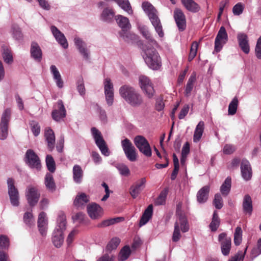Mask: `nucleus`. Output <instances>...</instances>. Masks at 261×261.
Masks as SVG:
<instances>
[{"mask_svg":"<svg viewBox=\"0 0 261 261\" xmlns=\"http://www.w3.org/2000/svg\"><path fill=\"white\" fill-rule=\"evenodd\" d=\"M152 44H145L142 46L144 55L143 58L147 65L153 70H158L161 66V59L154 46Z\"/></svg>","mask_w":261,"mask_h":261,"instance_id":"f257e3e1","label":"nucleus"},{"mask_svg":"<svg viewBox=\"0 0 261 261\" xmlns=\"http://www.w3.org/2000/svg\"><path fill=\"white\" fill-rule=\"evenodd\" d=\"M119 94L126 102L133 107H140L143 103L142 95L129 85L121 86L119 89Z\"/></svg>","mask_w":261,"mask_h":261,"instance_id":"f03ea898","label":"nucleus"},{"mask_svg":"<svg viewBox=\"0 0 261 261\" xmlns=\"http://www.w3.org/2000/svg\"><path fill=\"white\" fill-rule=\"evenodd\" d=\"M116 20L119 26L121 28L122 31L120 32V36L125 41L128 42L130 39H132L134 34H131L127 31L130 28V24L127 18L122 15L116 16Z\"/></svg>","mask_w":261,"mask_h":261,"instance_id":"7ed1b4c3","label":"nucleus"},{"mask_svg":"<svg viewBox=\"0 0 261 261\" xmlns=\"http://www.w3.org/2000/svg\"><path fill=\"white\" fill-rule=\"evenodd\" d=\"M91 132L95 140V144L100 150L101 153L105 156H109L110 152L101 132L94 127L91 128Z\"/></svg>","mask_w":261,"mask_h":261,"instance_id":"20e7f679","label":"nucleus"},{"mask_svg":"<svg viewBox=\"0 0 261 261\" xmlns=\"http://www.w3.org/2000/svg\"><path fill=\"white\" fill-rule=\"evenodd\" d=\"M121 146L126 158L130 162H135L137 160L138 154L137 150L127 138H125L121 142Z\"/></svg>","mask_w":261,"mask_h":261,"instance_id":"39448f33","label":"nucleus"},{"mask_svg":"<svg viewBox=\"0 0 261 261\" xmlns=\"http://www.w3.org/2000/svg\"><path fill=\"white\" fill-rule=\"evenodd\" d=\"M134 144L140 152L147 157L152 155L151 149L147 139L142 136H137L134 138Z\"/></svg>","mask_w":261,"mask_h":261,"instance_id":"423d86ee","label":"nucleus"},{"mask_svg":"<svg viewBox=\"0 0 261 261\" xmlns=\"http://www.w3.org/2000/svg\"><path fill=\"white\" fill-rule=\"evenodd\" d=\"M11 110L7 109L3 113L0 123V139L5 140L8 135V124L10 119Z\"/></svg>","mask_w":261,"mask_h":261,"instance_id":"0eeeda50","label":"nucleus"},{"mask_svg":"<svg viewBox=\"0 0 261 261\" xmlns=\"http://www.w3.org/2000/svg\"><path fill=\"white\" fill-rule=\"evenodd\" d=\"M139 83L142 90L148 98L153 97L155 91L149 79L145 76L141 75L139 77Z\"/></svg>","mask_w":261,"mask_h":261,"instance_id":"6e6552de","label":"nucleus"},{"mask_svg":"<svg viewBox=\"0 0 261 261\" xmlns=\"http://www.w3.org/2000/svg\"><path fill=\"white\" fill-rule=\"evenodd\" d=\"M25 194L28 202L31 206L37 203L40 196L38 189L32 186H29L27 188Z\"/></svg>","mask_w":261,"mask_h":261,"instance_id":"1a4fd4ad","label":"nucleus"},{"mask_svg":"<svg viewBox=\"0 0 261 261\" xmlns=\"http://www.w3.org/2000/svg\"><path fill=\"white\" fill-rule=\"evenodd\" d=\"M228 40V35L225 28L222 26L216 36L215 40V51L219 52Z\"/></svg>","mask_w":261,"mask_h":261,"instance_id":"9d476101","label":"nucleus"},{"mask_svg":"<svg viewBox=\"0 0 261 261\" xmlns=\"http://www.w3.org/2000/svg\"><path fill=\"white\" fill-rule=\"evenodd\" d=\"M25 163L32 168L38 170L41 168L40 160L32 149H28L25 154Z\"/></svg>","mask_w":261,"mask_h":261,"instance_id":"9b49d317","label":"nucleus"},{"mask_svg":"<svg viewBox=\"0 0 261 261\" xmlns=\"http://www.w3.org/2000/svg\"><path fill=\"white\" fill-rule=\"evenodd\" d=\"M66 111L62 100H59L54 106L51 113L53 119L57 122L60 121L66 117Z\"/></svg>","mask_w":261,"mask_h":261,"instance_id":"f8f14e48","label":"nucleus"},{"mask_svg":"<svg viewBox=\"0 0 261 261\" xmlns=\"http://www.w3.org/2000/svg\"><path fill=\"white\" fill-rule=\"evenodd\" d=\"M218 241L221 244L222 253L227 256L229 254L231 246V240L227 236L225 232L220 233L218 236Z\"/></svg>","mask_w":261,"mask_h":261,"instance_id":"ddd939ff","label":"nucleus"},{"mask_svg":"<svg viewBox=\"0 0 261 261\" xmlns=\"http://www.w3.org/2000/svg\"><path fill=\"white\" fill-rule=\"evenodd\" d=\"M174 18L178 30L184 31L186 28V19L183 12L179 9L176 8L174 11Z\"/></svg>","mask_w":261,"mask_h":261,"instance_id":"4468645a","label":"nucleus"},{"mask_svg":"<svg viewBox=\"0 0 261 261\" xmlns=\"http://www.w3.org/2000/svg\"><path fill=\"white\" fill-rule=\"evenodd\" d=\"M104 89L107 103L109 106H112L114 100V90L110 79H106L104 82Z\"/></svg>","mask_w":261,"mask_h":261,"instance_id":"2eb2a0df","label":"nucleus"},{"mask_svg":"<svg viewBox=\"0 0 261 261\" xmlns=\"http://www.w3.org/2000/svg\"><path fill=\"white\" fill-rule=\"evenodd\" d=\"M87 212L92 219H98L103 215L102 208L96 203H92L87 206Z\"/></svg>","mask_w":261,"mask_h":261,"instance_id":"dca6fc26","label":"nucleus"},{"mask_svg":"<svg viewBox=\"0 0 261 261\" xmlns=\"http://www.w3.org/2000/svg\"><path fill=\"white\" fill-rule=\"evenodd\" d=\"M242 176L245 180L251 179L252 175V169L250 163L246 159H243L241 164Z\"/></svg>","mask_w":261,"mask_h":261,"instance_id":"f3484780","label":"nucleus"},{"mask_svg":"<svg viewBox=\"0 0 261 261\" xmlns=\"http://www.w3.org/2000/svg\"><path fill=\"white\" fill-rule=\"evenodd\" d=\"M74 42L81 55L85 59L88 60L90 52L87 48L86 43L78 37L74 38Z\"/></svg>","mask_w":261,"mask_h":261,"instance_id":"a211bd4d","label":"nucleus"},{"mask_svg":"<svg viewBox=\"0 0 261 261\" xmlns=\"http://www.w3.org/2000/svg\"><path fill=\"white\" fill-rule=\"evenodd\" d=\"M146 182V178L143 177L130 187L129 193L133 198H136L141 193L145 187Z\"/></svg>","mask_w":261,"mask_h":261,"instance_id":"6ab92c4d","label":"nucleus"},{"mask_svg":"<svg viewBox=\"0 0 261 261\" xmlns=\"http://www.w3.org/2000/svg\"><path fill=\"white\" fill-rule=\"evenodd\" d=\"M50 29L57 42L64 48H67L68 47V44L64 35L55 26H51Z\"/></svg>","mask_w":261,"mask_h":261,"instance_id":"aec40b11","label":"nucleus"},{"mask_svg":"<svg viewBox=\"0 0 261 261\" xmlns=\"http://www.w3.org/2000/svg\"><path fill=\"white\" fill-rule=\"evenodd\" d=\"M31 57L36 61L40 62L42 58V51L39 44L33 41L30 48Z\"/></svg>","mask_w":261,"mask_h":261,"instance_id":"412c9836","label":"nucleus"},{"mask_svg":"<svg viewBox=\"0 0 261 261\" xmlns=\"http://www.w3.org/2000/svg\"><path fill=\"white\" fill-rule=\"evenodd\" d=\"M237 39L239 46L242 50L246 54H248L250 51V47L248 43V36L245 33H239L237 35Z\"/></svg>","mask_w":261,"mask_h":261,"instance_id":"4be33fe9","label":"nucleus"},{"mask_svg":"<svg viewBox=\"0 0 261 261\" xmlns=\"http://www.w3.org/2000/svg\"><path fill=\"white\" fill-rule=\"evenodd\" d=\"M210 187L209 186H205L201 188L197 193V200L200 203L205 202L208 197Z\"/></svg>","mask_w":261,"mask_h":261,"instance_id":"5701e85b","label":"nucleus"},{"mask_svg":"<svg viewBox=\"0 0 261 261\" xmlns=\"http://www.w3.org/2000/svg\"><path fill=\"white\" fill-rule=\"evenodd\" d=\"M44 136L47 142V147L50 151H52L55 147V135L54 131L49 128H46L45 131Z\"/></svg>","mask_w":261,"mask_h":261,"instance_id":"b1692460","label":"nucleus"},{"mask_svg":"<svg viewBox=\"0 0 261 261\" xmlns=\"http://www.w3.org/2000/svg\"><path fill=\"white\" fill-rule=\"evenodd\" d=\"M242 205L244 213L251 216L253 211L252 201L250 196L248 194L244 196Z\"/></svg>","mask_w":261,"mask_h":261,"instance_id":"393cba45","label":"nucleus"},{"mask_svg":"<svg viewBox=\"0 0 261 261\" xmlns=\"http://www.w3.org/2000/svg\"><path fill=\"white\" fill-rule=\"evenodd\" d=\"M152 25L154 27L156 32L158 34L160 37L164 36V32L163 31L162 25L160 19L158 16V14L153 17L149 18Z\"/></svg>","mask_w":261,"mask_h":261,"instance_id":"a878e982","label":"nucleus"},{"mask_svg":"<svg viewBox=\"0 0 261 261\" xmlns=\"http://www.w3.org/2000/svg\"><path fill=\"white\" fill-rule=\"evenodd\" d=\"M51 240L56 247H61L64 242V236L62 231L54 230L53 233Z\"/></svg>","mask_w":261,"mask_h":261,"instance_id":"bb28decb","label":"nucleus"},{"mask_svg":"<svg viewBox=\"0 0 261 261\" xmlns=\"http://www.w3.org/2000/svg\"><path fill=\"white\" fill-rule=\"evenodd\" d=\"M142 8L148 18H150L158 14L157 10L151 3L148 2H143Z\"/></svg>","mask_w":261,"mask_h":261,"instance_id":"cd10ccee","label":"nucleus"},{"mask_svg":"<svg viewBox=\"0 0 261 261\" xmlns=\"http://www.w3.org/2000/svg\"><path fill=\"white\" fill-rule=\"evenodd\" d=\"M153 213V206L150 204L143 213L139 222V226H142L146 224L151 218Z\"/></svg>","mask_w":261,"mask_h":261,"instance_id":"c85d7f7f","label":"nucleus"},{"mask_svg":"<svg viewBox=\"0 0 261 261\" xmlns=\"http://www.w3.org/2000/svg\"><path fill=\"white\" fill-rule=\"evenodd\" d=\"M140 32L142 35L148 40L146 44H152L153 45H157L156 41L152 38L147 28L145 25L139 27Z\"/></svg>","mask_w":261,"mask_h":261,"instance_id":"c756f323","label":"nucleus"},{"mask_svg":"<svg viewBox=\"0 0 261 261\" xmlns=\"http://www.w3.org/2000/svg\"><path fill=\"white\" fill-rule=\"evenodd\" d=\"M73 179L74 182L80 184L83 177V171L79 165H75L73 167Z\"/></svg>","mask_w":261,"mask_h":261,"instance_id":"7c9ffc66","label":"nucleus"},{"mask_svg":"<svg viewBox=\"0 0 261 261\" xmlns=\"http://www.w3.org/2000/svg\"><path fill=\"white\" fill-rule=\"evenodd\" d=\"M51 73L53 75L54 79L55 80L57 86L62 88L63 87V82L62 80L61 74L55 65H51L50 67Z\"/></svg>","mask_w":261,"mask_h":261,"instance_id":"2f4dec72","label":"nucleus"},{"mask_svg":"<svg viewBox=\"0 0 261 261\" xmlns=\"http://www.w3.org/2000/svg\"><path fill=\"white\" fill-rule=\"evenodd\" d=\"M115 13L112 9L106 8L102 11L100 19L104 21L110 22L113 20Z\"/></svg>","mask_w":261,"mask_h":261,"instance_id":"473e14b6","label":"nucleus"},{"mask_svg":"<svg viewBox=\"0 0 261 261\" xmlns=\"http://www.w3.org/2000/svg\"><path fill=\"white\" fill-rule=\"evenodd\" d=\"M181 3L189 11L195 13L199 11V6L193 0H181Z\"/></svg>","mask_w":261,"mask_h":261,"instance_id":"72a5a7b5","label":"nucleus"},{"mask_svg":"<svg viewBox=\"0 0 261 261\" xmlns=\"http://www.w3.org/2000/svg\"><path fill=\"white\" fill-rule=\"evenodd\" d=\"M89 201L87 196L85 193L77 195L74 201V205L77 208L82 207Z\"/></svg>","mask_w":261,"mask_h":261,"instance_id":"f704fd0d","label":"nucleus"},{"mask_svg":"<svg viewBox=\"0 0 261 261\" xmlns=\"http://www.w3.org/2000/svg\"><path fill=\"white\" fill-rule=\"evenodd\" d=\"M231 186V178L228 176L220 187V191L224 196H227L230 191Z\"/></svg>","mask_w":261,"mask_h":261,"instance_id":"c9c22d12","label":"nucleus"},{"mask_svg":"<svg viewBox=\"0 0 261 261\" xmlns=\"http://www.w3.org/2000/svg\"><path fill=\"white\" fill-rule=\"evenodd\" d=\"M204 126V122L202 121H200L197 125L193 136V141L194 142H198L201 139L203 133Z\"/></svg>","mask_w":261,"mask_h":261,"instance_id":"e433bc0d","label":"nucleus"},{"mask_svg":"<svg viewBox=\"0 0 261 261\" xmlns=\"http://www.w3.org/2000/svg\"><path fill=\"white\" fill-rule=\"evenodd\" d=\"M220 225V219L219 217L217 211H215L213 215L212 221L209 225V227L212 231H216Z\"/></svg>","mask_w":261,"mask_h":261,"instance_id":"4c0bfd02","label":"nucleus"},{"mask_svg":"<svg viewBox=\"0 0 261 261\" xmlns=\"http://www.w3.org/2000/svg\"><path fill=\"white\" fill-rule=\"evenodd\" d=\"M175 222H177L179 224V228L180 227L182 232H186L189 230V226L187 219L185 215H180L178 220Z\"/></svg>","mask_w":261,"mask_h":261,"instance_id":"58836bf2","label":"nucleus"},{"mask_svg":"<svg viewBox=\"0 0 261 261\" xmlns=\"http://www.w3.org/2000/svg\"><path fill=\"white\" fill-rule=\"evenodd\" d=\"M124 220L123 217H117L104 220L97 225L98 227H105Z\"/></svg>","mask_w":261,"mask_h":261,"instance_id":"ea45409f","label":"nucleus"},{"mask_svg":"<svg viewBox=\"0 0 261 261\" xmlns=\"http://www.w3.org/2000/svg\"><path fill=\"white\" fill-rule=\"evenodd\" d=\"M2 56L4 61L8 64L13 62V56L11 50L6 46H2Z\"/></svg>","mask_w":261,"mask_h":261,"instance_id":"a19ab883","label":"nucleus"},{"mask_svg":"<svg viewBox=\"0 0 261 261\" xmlns=\"http://www.w3.org/2000/svg\"><path fill=\"white\" fill-rule=\"evenodd\" d=\"M45 184L49 191L54 192L56 190V185L54 181L53 176L50 173L46 174L45 176Z\"/></svg>","mask_w":261,"mask_h":261,"instance_id":"79ce46f5","label":"nucleus"},{"mask_svg":"<svg viewBox=\"0 0 261 261\" xmlns=\"http://www.w3.org/2000/svg\"><path fill=\"white\" fill-rule=\"evenodd\" d=\"M168 191L167 189H165L161 192L160 195L155 200V205H163L165 203L166 197L168 194Z\"/></svg>","mask_w":261,"mask_h":261,"instance_id":"37998d69","label":"nucleus"},{"mask_svg":"<svg viewBox=\"0 0 261 261\" xmlns=\"http://www.w3.org/2000/svg\"><path fill=\"white\" fill-rule=\"evenodd\" d=\"M238 105V99L236 96H235L229 104L228 109V115H233L236 113Z\"/></svg>","mask_w":261,"mask_h":261,"instance_id":"c03bdc74","label":"nucleus"},{"mask_svg":"<svg viewBox=\"0 0 261 261\" xmlns=\"http://www.w3.org/2000/svg\"><path fill=\"white\" fill-rule=\"evenodd\" d=\"M131 253L130 247L126 245L124 246L120 250L119 254V259L121 261L126 260Z\"/></svg>","mask_w":261,"mask_h":261,"instance_id":"a18cd8bd","label":"nucleus"},{"mask_svg":"<svg viewBox=\"0 0 261 261\" xmlns=\"http://www.w3.org/2000/svg\"><path fill=\"white\" fill-rule=\"evenodd\" d=\"M8 192L9 196L18 194V191L14 186V180L12 178H8L7 179Z\"/></svg>","mask_w":261,"mask_h":261,"instance_id":"49530a36","label":"nucleus"},{"mask_svg":"<svg viewBox=\"0 0 261 261\" xmlns=\"http://www.w3.org/2000/svg\"><path fill=\"white\" fill-rule=\"evenodd\" d=\"M115 2L124 11H126L128 14L133 13L130 3L128 0H116Z\"/></svg>","mask_w":261,"mask_h":261,"instance_id":"de8ad7c7","label":"nucleus"},{"mask_svg":"<svg viewBox=\"0 0 261 261\" xmlns=\"http://www.w3.org/2000/svg\"><path fill=\"white\" fill-rule=\"evenodd\" d=\"M66 218L64 216H60L57 220V226L55 230L62 231L63 233L64 231L66 229Z\"/></svg>","mask_w":261,"mask_h":261,"instance_id":"09e8293b","label":"nucleus"},{"mask_svg":"<svg viewBox=\"0 0 261 261\" xmlns=\"http://www.w3.org/2000/svg\"><path fill=\"white\" fill-rule=\"evenodd\" d=\"M242 240V230L240 226H238L234 233V243L236 246H239Z\"/></svg>","mask_w":261,"mask_h":261,"instance_id":"8fccbe9b","label":"nucleus"},{"mask_svg":"<svg viewBox=\"0 0 261 261\" xmlns=\"http://www.w3.org/2000/svg\"><path fill=\"white\" fill-rule=\"evenodd\" d=\"M198 47V43L197 41L192 42L190 48L189 55L188 57V61L191 62L195 57L197 53V49Z\"/></svg>","mask_w":261,"mask_h":261,"instance_id":"3c124183","label":"nucleus"},{"mask_svg":"<svg viewBox=\"0 0 261 261\" xmlns=\"http://www.w3.org/2000/svg\"><path fill=\"white\" fill-rule=\"evenodd\" d=\"M120 243V239L119 238L115 237L111 239L107 246V249L112 251L116 249Z\"/></svg>","mask_w":261,"mask_h":261,"instance_id":"603ef678","label":"nucleus"},{"mask_svg":"<svg viewBox=\"0 0 261 261\" xmlns=\"http://www.w3.org/2000/svg\"><path fill=\"white\" fill-rule=\"evenodd\" d=\"M195 81V77L194 76H191L189 79L185 89V96L187 97H188L190 95Z\"/></svg>","mask_w":261,"mask_h":261,"instance_id":"864d4df0","label":"nucleus"},{"mask_svg":"<svg viewBox=\"0 0 261 261\" xmlns=\"http://www.w3.org/2000/svg\"><path fill=\"white\" fill-rule=\"evenodd\" d=\"M46 164L48 170L50 172H54L56 169L55 162L53 158L50 155H47L46 156Z\"/></svg>","mask_w":261,"mask_h":261,"instance_id":"5fc2aeb1","label":"nucleus"},{"mask_svg":"<svg viewBox=\"0 0 261 261\" xmlns=\"http://www.w3.org/2000/svg\"><path fill=\"white\" fill-rule=\"evenodd\" d=\"M120 174L123 176H127L130 174V170L128 167L124 164H119L116 166Z\"/></svg>","mask_w":261,"mask_h":261,"instance_id":"6e6d98bb","label":"nucleus"},{"mask_svg":"<svg viewBox=\"0 0 261 261\" xmlns=\"http://www.w3.org/2000/svg\"><path fill=\"white\" fill-rule=\"evenodd\" d=\"M181 238V234L180 232V229L179 228V224L175 222L174 224V229L173 233L172 240L173 242H178Z\"/></svg>","mask_w":261,"mask_h":261,"instance_id":"4d7b16f0","label":"nucleus"},{"mask_svg":"<svg viewBox=\"0 0 261 261\" xmlns=\"http://www.w3.org/2000/svg\"><path fill=\"white\" fill-rule=\"evenodd\" d=\"M23 221L25 224L29 226L34 225V219L31 212H26L23 215Z\"/></svg>","mask_w":261,"mask_h":261,"instance_id":"13d9d810","label":"nucleus"},{"mask_svg":"<svg viewBox=\"0 0 261 261\" xmlns=\"http://www.w3.org/2000/svg\"><path fill=\"white\" fill-rule=\"evenodd\" d=\"M213 204L217 209L219 210L223 207V199L219 193H217L215 195Z\"/></svg>","mask_w":261,"mask_h":261,"instance_id":"bf43d9fd","label":"nucleus"},{"mask_svg":"<svg viewBox=\"0 0 261 261\" xmlns=\"http://www.w3.org/2000/svg\"><path fill=\"white\" fill-rule=\"evenodd\" d=\"M245 8V5L242 3H238L236 4L232 8V12L234 15H241Z\"/></svg>","mask_w":261,"mask_h":261,"instance_id":"052dcab7","label":"nucleus"},{"mask_svg":"<svg viewBox=\"0 0 261 261\" xmlns=\"http://www.w3.org/2000/svg\"><path fill=\"white\" fill-rule=\"evenodd\" d=\"M31 130L35 136H37L40 133V127L38 123L35 121H31L30 123Z\"/></svg>","mask_w":261,"mask_h":261,"instance_id":"680f3d73","label":"nucleus"},{"mask_svg":"<svg viewBox=\"0 0 261 261\" xmlns=\"http://www.w3.org/2000/svg\"><path fill=\"white\" fill-rule=\"evenodd\" d=\"M77 89L80 95H85V88L84 84V80L82 77H81L77 82Z\"/></svg>","mask_w":261,"mask_h":261,"instance_id":"e2e57ef3","label":"nucleus"},{"mask_svg":"<svg viewBox=\"0 0 261 261\" xmlns=\"http://www.w3.org/2000/svg\"><path fill=\"white\" fill-rule=\"evenodd\" d=\"M9 246L8 238L4 235L0 236V250L8 248Z\"/></svg>","mask_w":261,"mask_h":261,"instance_id":"0e129e2a","label":"nucleus"},{"mask_svg":"<svg viewBox=\"0 0 261 261\" xmlns=\"http://www.w3.org/2000/svg\"><path fill=\"white\" fill-rule=\"evenodd\" d=\"M47 225V220L46 218V214L42 212H41L38 217V225Z\"/></svg>","mask_w":261,"mask_h":261,"instance_id":"69168bd1","label":"nucleus"},{"mask_svg":"<svg viewBox=\"0 0 261 261\" xmlns=\"http://www.w3.org/2000/svg\"><path fill=\"white\" fill-rule=\"evenodd\" d=\"M165 105L163 101V98L160 96L156 99L155 109L158 111H161L164 108Z\"/></svg>","mask_w":261,"mask_h":261,"instance_id":"338daca9","label":"nucleus"},{"mask_svg":"<svg viewBox=\"0 0 261 261\" xmlns=\"http://www.w3.org/2000/svg\"><path fill=\"white\" fill-rule=\"evenodd\" d=\"M255 55L256 57L261 59V36L259 37L257 41L256 45L255 48Z\"/></svg>","mask_w":261,"mask_h":261,"instance_id":"774afa93","label":"nucleus"}]
</instances>
